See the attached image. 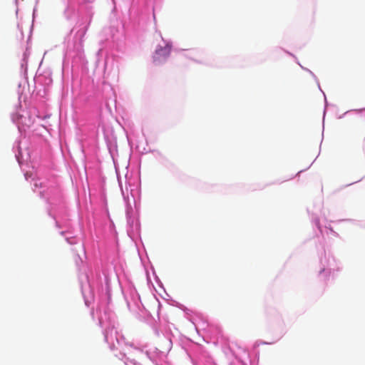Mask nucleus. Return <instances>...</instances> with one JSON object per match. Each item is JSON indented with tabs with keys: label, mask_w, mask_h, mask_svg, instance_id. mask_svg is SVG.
<instances>
[{
	"label": "nucleus",
	"mask_w": 365,
	"mask_h": 365,
	"mask_svg": "<svg viewBox=\"0 0 365 365\" xmlns=\"http://www.w3.org/2000/svg\"><path fill=\"white\" fill-rule=\"evenodd\" d=\"M170 51L171 47L169 45L158 48L153 55V61L155 63H160L163 61H165L169 56Z\"/></svg>",
	"instance_id": "nucleus-1"
}]
</instances>
